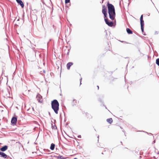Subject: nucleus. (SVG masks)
<instances>
[{"label": "nucleus", "instance_id": "f257e3e1", "mask_svg": "<svg viewBox=\"0 0 159 159\" xmlns=\"http://www.w3.org/2000/svg\"><path fill=\"white\" fill-rule=\"evenodd\" d=\"M107 6L108 9V13L109 17L110 19L113 20L116 16V12L114 6L111 4L109 3V2L107 3Z\"/></svg>", "mask_w": 159, "mask_h": 159}, {"label": "nucleus", "instance_id": "f03ea898", "mask_svg": "<svg viewBox=\"0 0 159 159\" xmlns=\"http://www.w3.org/2000/svg\"><path fill=\"white\" fill-rule=\"evenodd\" d=\"M51 107L56 114H58L59 110V103L56 99H54L51 102Z\"/></svg>", "mask_w": 159, "mask_h": 159}, {"label": "nucleus", "instance_id": "7ed1b4c3", "mask_svg": "<svg viewBox=\"0 0 159 159\" xmlns=\"http://www.w3.org/2000/svg\"><path fill=\"white\" fill-rule=\"evenodd\" d=\"M102 13L103 14L104 18H107V9L104 5L102 6Z\"/></svg>", "mask_w": 159, "mask_h": 159}, {"label": "nucleus", "instance_id": "20e7f679", "mask_svg": "<svg viewBox=\"0 0 159 159\" xmlns=\"http://www.w3.org/2000/svg\"><path fill=\"white\" fill-rule=\"evenodd\" d=\"M104 20L106 23L109 26L112 27L113 25V22L110 21L107 18H105Z\"/></svg>", "mask_w": 159, "mask_h": 159}, {"label": "nucleus", "instance_id": "39448f33", "mask_svg": "<svg viewBox=\"0 0 159 159\" xmlns=\"http://www.w3.org/2000/svg\"><path fill=\"white\" fill-rule=\"evenodd\" d=\"M17 121V118L16 117H13L11 119V122L13 125L16 124Z\"/></svg>", "mask_w": 159, "mask_h": 159}, {"label": "nucleus", "instance_id": "423d86ee", "mask_svg": "<svg viewBox=\"0 0 159 159\" xmlns=\"http://www.w3.org/2000/svg\"><path fill=\"white\" fill-rule=\"evenodd\" d=\"M36 98L39 102L41 103L43 101L42 97L38 93L36 96Z\"/></svg>", "mask_w": 159, "mask_h": 159}, {"label": "nucleus", "instance_id": "0eeeda50", "mask_svg": "<svg viewBox=\"0 0 159 159\" xmlns=\"http://www.w3.org/2000/svg\"><path fill=\"white\" fill-rule=\"evenodd\" d=\"M143 15H142L140 17V21L141 26H144V21L143 20Z\"/></svg>", "mask_w": 159, "mask_h": 159}, {"label": "nucleus", "instance_id": "6e6552de", "mask_svg": "<svg viewBox=\"0 0 159 159\" xmlns=\"http://www.w3.org/2000/svg\"><path fill=\"white\" fill-rule=\"evenodd\" d=\"M18 4L20 5L21 7L23 8L24 7V4L21 0H16Z\"/></svg>", "mask_w": 159, "mask_h": 159}, {"label": "nucleus", "instance_id": "1a4fd4ad", "mask_svg": "<svg viewBox=\"0 0 159 159\" xmlns=\"http://www.w3.org/2000/svg\"><path fill=\"white\" fill-rule=\"evenodd\" d=\"M3 152H0V157H3L5 159L6 158H7V155Z\"/></svg>", "mask_w": 159, "mask_h": 159}, {"label": "nucleus", "instance_id": "9d476101", "mask_svg": "<svg viewBox=\"0 0 159 159\" xmlns=\"http://www.w3.org/2000/svg\"><path fill=\"white\" fill-rule=\"evenodd\" d=\"M8 148V146L7 145H4L1 147L0 150L2 152H4L6 151Z\"/></svg>", "mask_w": 159, "mask_h": 159}, {"label": "nucleus", "instance_id": "9b49d317", "mask_svg": "<svg viewBox=\"0 0 159 159\" xmlns=\"http://www.w3.org/2000/svg\"><path fill=\"white\" fill-rule=\"evenodd\" d=\"M73 65V63L72 62H69L66 65V67L67 69H70L71 66Z\"/></svg>", "mask_w": 159, "mask_h": 159}, {"label": "nucleus", "instance_id": "f8f14e48", "mask_svg": "<svg viewBox=\"0 0 159 159\" xmlns=\"http://www.w3.org/2000/svg\"><path fill=\"white\" fill-rule=\"evenodd\" d=\"M57 159H67V157H63L62 156L59 155L58 156L56 157Z\"/></svg>", "mask_w": 159, "mask_h": 159}, {"label": "nucleus", "instance_id": "ddd939ff", "mask_svg": "<svg viewBox=\"0 0 159 159\" xmlns=\"http://www.w3.org/2000/svg\"><path fill=\"white\" fill-rule=\"evenodd\" d=\"M126 31L128 34H132L133 33L132 31L129 28H126Z\"/></svg>", "mask_w": 159, "mask_h": 159}, {"label": "nucleus", "instance_id": "4468645a", "mask_svg": "<svg viewBox=\"0 0 159 159\" xmlns=\"http://www.w3.org/2000/svg\"><path fill=\"white\" fill-rule=\"evenodd\" d=\"M55 147V144L53 143H52L50 147V149L51 150H53L54 149Z\"/></svg>", "mask_w": 159, "mask_h": 159}, {"label": "nucleus", "instance_id": "2eb2a0df", "mask_svg": "<svg viewBox=\"0 0 159 159\" xmlns=\"http://www.w3.org/2000/svg\"><path fill=\"white\" fill-rule=\"evenodd\" d=\"M107 121L109 124H111L113 121L112 119L111 118L107 119Z\"/></svg>", "mask_w": 159, "mask_h": 159}, {"label": "nucleus", "instance_id": "dca6fc26", "mask_svg": "<svg viewBox=\"0 0 159 159\" xmlns=\"http://www.w3.org/2000/svg\"><path fill=\"white\" fill-rule=\"evenodd\" d=\"M156 64L159 66V58H157L156 60Z\"/></svg>", "mask_w": 159, "mask_h": 159}, {"label": "nucleus", "instance_id": "f3484780", "mask_svg": "<svg viewBox=\"0 0 159 159\" xmlns=\"http://www.w3.org/2000/svg\"><path fill=\"white\" fill-rule=\"evenodd\" d=\"M144 26H141V28L142 33H144Z\"/></svg>", "mask_w": 159, "mask_h": 159}, {"label": "nucleus", "instance_id": "a211bd4d", "mask_svg": "<svg viewBox=\"0 0 159 159\" xmlns=\"http://www.w3.org/2000/svg\"><path fill=\"white\" fill-rule=\"evenodd\" d=\"M70 0H65V3L66 4L70 2Z\"/></svg>", "mask_w": 159, "mask_h": 159}, {"label": "nucleus", "instance_id": "6ab92c4d", "mask_svg": "<svg viewBox=\"0 0 159 159\" xmlns=\"http://www.w3.org/2000/svg\"><path fill=\"white\" fill-rule=\"evenodd\" d=\"M6 159H12V158L11 157H10L9 156H7V158H6Z\"/></svg>", "mask_w": 159, "mask_h": 159}, {"label": "nucleus", "instance_id": "aec40b11", "mask_svg": "<svg viewBox=\"0 0 159 159\" xmlns=\"http://www.w3.org/2000/svg\"><path fill=\"white\" fill-rule=\"evenodd\" d=\"M52 128L54 129H56L57 128V126L56 125H54L53 126H52Z\"/></svg>", "mask_w": 159, "mask_h": 159}, {"label": "nucleus", "instance_id": "412c9836", "mask_svg": "<svg viewBox=\"0 0 159 159\" xmlns=\"http://www.w3.org/2000/svg\"><path fill=\"white\" fill-rule=\"evenodd\" d=\"M139 131L144 132H145V133H147L148 134H152H152L151 133H148V132H145V131Z\"/></svg>", "mask_w": 159, "mask_h": 159}, {"label": "nucleus", "instance_id": "4be33fe9", "mask_svg": "<svg viewBox=\"0 0 159 159\" xmlns=\"http://www.w3.org/2000/svg\"><path fill=\"white\" fill-rule=\"evenodd\" d=\"M70 49L68 50L67 53V55H68L69 54V53L70 52Z\"/></svg>", "mask_w": 159, "mask_h": 159}, {"label": "nucleus", "instance_id": "5701e85b", "mask_svg": "<svg viewBox=\"0 0 159 159\" xmlns=\"http://www.w3.org/2000/svg\"><path fill=\"white\" fill-rule=\"evenodd\" d=\"M81 135H79L78 136V138H81Z\"/></svg>", "mask_w": 159, "mask_h": 159}, {"label": "nucleus", "instance_id": "b1692460", "mask_svg": "<svg viewBox=\"0 0 159 159\" xmlns=\"http://www.w3.org/2000/svg\"><path fill=\"white\" fill-rule=\"evenodd\" d=\"M158 34V32L157 31H155V34Z\"/></svg>", "mask_w": 159, "mask_h": 159}, {"label": "nucleus", "instance_id": "393cba45", "mask_svg": "<svg viewBox=\"0 0 159 159\" xmlns=\"http://www.w3.org/2000/svg\"><path fill=\"white\" fill-rule=\"evenodd\" d=\"M155 143V140H154L153 141V142L152 143Z\"/></svg>", "mask_w": 159, "mask_h": 159}, {"label": "nucleus", "instance_id": "a878e982", "mask_svg": "<svg viewBox=\"0 0 159 159\" xmlns=\"http://www.w3.org/2000/svg\"><path fill=\"white\" fill-rule=\"evenodd\" d=\"M32 110H33V111H34V107H33L32 108Z\"/></svg>", "mask_w": 159, "mask_h": 159}, {"label": "nucleus", "instance_id": "bb28decb", "mask_svg": "<svg viewBox=\"0 0 159 159\" xmlns=\"http://www.w3.org/2000/svg\"><path fill=\"white\" fill-rule=\"evenodd\" d=\"M97 88H98V89H99V86H97Z\"/></svg>", "mask_w": 159, "mask_h": 159}, {"label": "nucleus", "instance_id": "cd10ccee", "mask_svg": "<svg viewBox=\"0 0 159 159\" xmlns=\"http://www.w3.org/2000/svg\"><path fill=\"white\" fill-rule=\"evenodd\" d=\"M81 84V81H80V85Z\"/></svg>", "mask_w": 159, "mask_h": 159}, {"label": "nucleus", "instance_id": "c85d7f7f", "mask_svg": "<svg viewBox=\"0 0 159 159\" xmlns=\"http://www.w3.org/2000/svg\"><path fill=\"white\" fill-rule=\"evenodd\" d=\"M81 80H82V78H81V79H80V81H81Z\"/></svg>", "mask_w": 159, "mask_h": 159}, {"label": "nucleus", "instance_id": "c756f323", "mask_svg": "<svg viewBox=\"0 0 159 159\" xmlns=\"http://www.w3.org/2000/svg\"><path fill=\"white\" fill-rule=\"evenodd\" d=\"M99 101H100V102H102V101H101V99L100 100H99Z\"/></svg>", "mask_w": 159, "mask_h": 159}, {"label": "nucleus", "instance_id": "7c9ffc66", "mask_svg": "<svg viewBox=\"0 0 159 159\" xmlns=\"http://www.w3.org/2000/svg\"><path fill=\"white\" fill-rule=\"evenodd\" d=\"M74 159H77V158H74Z\"/></svg>", "mask_w": 159, "mask_h": 159}, {"label": "nucleus", "instance_id": "2f4dec72", "mask_svg": "<svg viewBox=\"0 0 159 159\" xmlns=\"http://www.w3.org/2000/svg\"><path fill=\"white\" fill-rule=\"evenodd\" d=\"M97 138H98V139H99V136H98Z\"/></svg>", "mask_w": 159, "mask_h": 159}, {"label": "nucleus", "instance_id": "473e14b6", "mask_svg": "<svg viewBox=\"0 0 159 159\" xmlns=\"http://www.w3.org/2000/svg\"><path fill=\"white\" fill-rule=\"evenodd\" d=\"M48 113H49V115H50V113L49 112Z\"/></svg>", "mask_w": 159, "mask_h": 159}, {"label": "nucleus", "instance_id": "72a5a7b5", "mask_svg": "<svg viewBox=\"0 0 159 159\" xmlns=\"http://www.w3.org/2000/svg\"><path fill=\"white\" fill-rule=\"evenodd\" d=\"M43 72L44 73H45V70H44V71H43Z\"/></svg>", "mask_w": 159, "mask_h": 159}, {"label": "nucleus", "instance_id": "f704fd0d", "mask_svg": "<svg viewBox=\"0 0 159 159\" xmlns=\"http://www.w3.org/2000/svg\"><path fill=\"white\" fill-rule=\"evenodd\" d=\"M102 154H103V152H102Z\"/></svg>", "mask_w": 159, "mask_h": 159}, {"label": "nucleus", "instance_id": "c9c22d12", "mask_svg": "<svg viewBox=\"0 0 159 159\" xmlns=\"http://www.w3.org/2000/svg\"><path fill=\"white\" fill-rule=\"evenodd\" d=\"M148 16H149L150 15V14L148 13Z\"/></svg>", "mask_w": 159, "mask_h": 159}, {"label": "nucleus", "instance_id": "e433bc0d", "mask_svg": "<svg viewBox=\"0 0 159 159\" xmlns=\"http://www.w3.org/2000/svg\"><path fill=\"white\" fill-rule=\"evenodd\" d=\"M148 16H149L150 15V14L148 13Z\"/></svg>", "mask_w": 159, "mask_h": 159}, {"label": "nucleus", "instance_id": "4c0bfd02", "mask_svg": "<svg viewBox=\"0 0 159 159\" xmlns=\"http://www.w3.org/2000/svg\"><path fill=\"white\" fill-rule=\"evenodd\" d=\"M152 3H153V4H154V3H153V2H152Z\"/></svg>", "mask_w": 159, "mask_h": 159}, {"label": "nucleus", "instance_id": "58836bf2", "mask_svg": "<svg viewBox=\"0 0 159 159\" xmlns=\"http://www.w3.org/2000/svg\"><path fill=\"white\" fill-rule=\"evenodd\" d=\"M152 3H153V4H154V3H153V2H152Z\"/></svg>", "mask_w": 159, "mask_h": 159}, {"label": "nucleus", "instance_id": "ea45409f", "mask_svg": "<svg viewBox=\"0 0 159 159\" xmlns=\"http://www.w3.org/2000/svg\"><path fill=\"white\" fill-rule=\"evenodd\" d=\"M152 3H153V4H154V3H153V2H152Z\"/></svg>", "mask_w": 159, "mask_h": 159}, {"label": "nucleus", "instance_id": "a19ab883", "mask_svg": "<svg viewBox=\"0 0 159 159\" xmlns=\"http://www.w3.org/2000/svg\"><path fill=\"white\" fill-rule=\"evenodd\" d=\"M144 35H145V34H143Z\"/></svg>", "mask_w": 159, "mask_h": 159}, {"label": "nucleus", "instance_id": "79ce46f5", "mask_svg": "<svg viewBox=\"0 0 159 159\" xmlns=\"http://www.w3.org/2000/svg\"><path fill=\"white\" fill-rule=\"evenodd\" d=\"M103 0H102V3H103Z\"/></svg>", "mask_w": 159, "mask_h": 159}, {"label": "nucleus", "instance_id": "37998d69", "mask_svg": "<svg viewBox=\"0 0 159 159\" xmlns=\"http://www.w3.org/2000/svg\"><path fill=\"white\" fill-rule=\"evenodd\" d=\"M105 108H106V109H107V108L106 107H105Z\"/></svg>", "mask_w": 159, "mask_h": 159}, {"label": "nucleus", "instance_id": "c03bdc74", "mask_svg": "<svg viewBox=\"0 0 159 159\" xmlns=\"http://www.w3.org/2000/svg\"><path fill=\"white\" fill-rule=\"evenodd\" d=\"M120 143H122V142H120Z\"/></svg>", "mask_w": 159, "mask_h": 159}]
</instances>
